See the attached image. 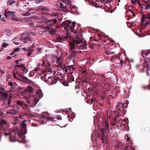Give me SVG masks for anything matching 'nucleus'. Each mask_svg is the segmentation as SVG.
I'll list each match as a JSON object with an SVG mask.
<instances>
[{
	"label": "nucleus",
	"instance_id": "40",
	"mask_svg": "<svg viewBox=\"0 0 150 150\" xmlns=\"http://www.w3.org/2000/svg\"><path fill=\"white\" fill-rule=\"evenodd\" d=\"M24 65L23 64H21V65H17L16 66V67H19L20 68H22L23 67H24Z\"/></svg>",
	"mask_w": 150,
	"mask_h": 150
},
{
	"label": "nucleus",
	"instance_id": "59",
	"mask_svg": "<svg viewBox=\"0 0 150 150\" xmlns=\"http://www.w3.org/2000/svg\"><path fill=\"white\" fill-rule=\"evenodd\" d=\"M95 7H99V6L97 4L95 5Z\"/></svg>",
	"mask_w": 150,
	"mask_h": 150
},
{
	"label": "nucleus",
	"instance_id": "30",
	"mask_svg": "<svg viewBox=\"0 0 150 150\" xmlns=\"http://www.w3.org/2000/svg\"><path fill=\"white\" fill-rule=\"evenodd\" d=\"M0 94H2L4 97H6L7 96V94L2 91H0Z\"/></svg>",
	"mask_w": 150,
	"mask_h": 150
},
{
	"label": "nucleus",
	"instance_id": "33",
	"mask_svg": "<svg viewBox=\"0 0 150 150\" xmlns=\"http://www.w3.org/2000/svg\"><path fill=\"white\" fill-rule=\"evenodd\" d=\"M93 101L94 100L93 99H89L88 100L87 103L89 104H91L92 103H93Z\"/></svg>",
	"mask_w": 150,
	"mask_h": 150
},
{
	"label": "nucleus",
	"instance_id": "56",
	"mask_svg": "<svg viewBox=\"0 0 150 150\" xmlns=\"http://www.w3.org/2000/svg\"><path fill=\"white\" fill-rule=\"evenodd\" d=\"M23 49L24 51H28V49H26L25 47H24V48H23Z\"/></svg>",
	"mask_w": 150,
	"mask_h": 150
},
{
	"label": "nucleus",
	"instance_id": "1",
	"mask_svg": "<svg viewBox=\"0 0 150 150\" xmlns=\"http://www.w3.org/2000/svg\"><path fill=\"white\" fill-rule=\"evenodd\" d=\"M82 42V40L81 39L79 38L78 36H76L72 42H69V51L71 57H74L77 54L78 52L75 50H84L86 47V43H83Z\"/></svg>",
	"mask_w": 150,
	"mask_h": 150
},
{
	"label": "nucleus",
	"instance_id": "25",
	"mask_svg": "<svg viewBox=\"0 0 150 150\" xmlns=\"http://www.w3.org/2000/svg\"><path fill=\"white\" fill-rule=\"evenodd\" d=\"M16 1H15L13 0H8L7 1V3L10 6H11L13 4L15 3Z\"/></svg>",
	"mask_w": 150,
	"mask_h": 150
},
{
	"label": "nucleus",
	"instance_id": "39",
	"mask_svg": "<svg viewBox=\"0 0 150 150\" xmlns=\"http://www.w3.org/2000/svg\"><path fill=\"white\" fill-rule=\"evenodd\" d=\"M44 0H35V3L37 4H38L40 2H43Z\"/></svg>",
	"mask_w": 150,
	"mask_h": 150
},
{
	"label": "nucleus",
	"instance_id": "29",
	"mask_svg": "<svg viewBox=\"0 0 150 150\" xmlns=\"http://www.w3.org/2000/svg\"><path fill=\"white\" fill-rule=\"evenodd\" d=\"M145 9H148L150 8V2H147L146 3V5L145 6Z\"/></svg>",
	"mask_w": 150,
	"mask_h": 150
},
{
	"label": "nucleus",
	"instance_id": "41",
	"mask_svg": "<svg viewBox=\"0 0 150 150\" xmlns=\"http://www.w3.org/2000/svg\"><path fill=\"white\" fill-rule=\"evenodd\" d=\"M39 69H40V68L39 67H36L33 70V72L35 71L37 72L39 70Z\"/></svg>",
	"mask_w": 150,
	"mask_h": 150
},
{
	"label": "nucleus",
	"instance_id": "44",
	"mask_svg": "<svg viewBox=\"0 0 150 150\" xmlns=\"http://www.w3.org/2000/svg\"><path fill=\"white\" fill-rule=\"evenodd\" d=\"M42 50V48H39L38 50V54H40L42 52L41 51V50Z\"/></svg>",
	"mask_w": 150,
	"mask_h": 150
},
{
	"label": "nucleus",
	"instance_id": "47",
	"mask_svg": "<svg viewBox=\"0 0 150 150\" xmlns=\"http://www.w3.org/2000/svg\"><path fill=\"white\" fill-rule=\"evenodd\" d=\"M35 74V73L34 72V71H31V72H30V76H33Z\"/></svg>",
	"mask_w": 150,
	"mask_h": 150
},
{
	"label": "nucleus",
	"instance_id": "38",
	"mask_svg": "<svg viewBox=\"0 0 150 150\" xmlns=\"http://www.w3.org/2000/svg\"><path fill=\"white\" fill-rule=\"evenodd\" d=\"M56 117L57 118V119L58 120H61L62 118L61 116L58 115H57L56 116Z\"/></svg>",
	"mask_w": 150,
	"mask_h": 150
},
{
	"label": "nucleus",
	"instance_id": "50",
	"mask_svg": "<svg viewBox=\"0 0 150 150\" xmlns=\"http://www.w3.org/2000/svg\"><path fill=\"white\" fill-rule=\"evenodd\" d=\"M12 57H11L9 56H8L6 57V59H8V60H9V59H10Z\"/></svg>",
	"mask_w": 150,
	"mask_h": 150
},
{
	"label": "nucleus",
	"instance_id": "22",
	"mask_svg": "<svg viewBox=\"0 0 150 150\" xmlns=\"http://www.w3.org/2000/svg\"><path fill=\"white\" fill-rule=\"evenodd\" d=\"M118 109L117 112L119 113L123 112V114H125V112L126 111V110L123 107H121V110H120L119 109V108H117V106L116 107Z\"/></svg>",
	"mask_w": 150,
	"mask_h": 150
},
{
	"label": "nucleus",
	"instance_id": "34",
	"mask_svg": "<svg viewBox=\"0 0 150 150\" xmlns=\"http://www.w3.org/2000/svg\"><path fill=\"white\" fill-rule=\"evenodd\" d=\"M61 82L65 86H67L68 84L65 81H64L63 80H60Z\"/></svg>",
	"mask_w": 150,
	"mask_h": 150
},
{
	"label": "nucleus",
	"instance_id": "3",
	"mask_svg": "<svg viewBox=\"0 0 150 150\" xmlns=\"http://www.w3.org/2000/svg\"><path fill=\"white\" fill-rule=\"evenodd\" d=\"M76 24L75 22H71L68 20L65 21L62 23V25L66 30L68 31L69 30H70L71 32L75 33H76L77 32V31L75 30L73 31V29Z\"/></svg>",
	"mask_w": 150,
	"mask_h": 150
},
{
	"label": "nucleus",
	"instance_id": "42",
	"mask_svg": "<svg viewBox=\"0 0 150 150\" xmlns=\"http://www.w3.org/2000/svg\"><path fill=\"white\" fill-rule=\"evenodd\" d=\"M137 3L138 5L140 6V7L141 8H142V5L141 4L139 0H137Z\"/></svg>",
	"mask_w": 150,
	"mask_h": 150
},
{
	"label": "nucleus",
	"instance_id": "28",
	"mask_svg": "<svg viewBox=\"0 0 150 150\" xmlns=\"http://www.w3.org/2000/svg\"><path fill=\"white\" fill-rule=\"evenodd\" d=\"M23 72L21 73L26 74L28 71V69H26L25 67L24 66V67L22 68Z\"/></svg>",
	"mask_w": 150,
	"mask_h": 150
},
{
	"label": "nucleus",
	"instance_id": "12",
	"mask_svg": "<svg viewBox=\"0 0 150 150\" xmlns=\"http://www.w3.org/2000/svg\"><path fill=\"white\" fill-rule=\"evenodd\" d=\"M145 68H146V67H145V66L144 65V63L143 66L142 65H139L137 66V68L140 72H143Z\"/></svg>",
	"mask_w": 150,
	"mask_h": 150
},
{
	"label": "nucleus",
	"instance_id": "14",
	"mask_svg": "<svg viewBox=\"0 0 150 150\" xmlns=\"http://www.w3.org/2000/svg\"><path fill=\"white\" fill-rule=\"evenodd\" d=\"M72 72L68 76L67 80L70 82L74 81V79L73 75L72 74Z\"/></svg>",
	"mask_w": 150,
	"mask_h": 150
},
{
	"label": "nucleus",
	"instance_id": "54",
	"mask_svg": "<svg viewBox=\"0 0 150 150\" xmlns=\"http://www.w3.org/2000/svg\"><path fill=\"white\" fill-rule=\"evenodd\" d=\"M15 53L13 51L11 53L10 55H13Z\"/></svg>",
	"mask_w": 150,
	"mask_h": 150
},
{
	"label": "nucleus",
	"instance_id": "62",
	"mask_svg": "<svg viewBox=\"0 0 150 150\" xmlns=\"http://www.w3.org/2000/svg\"><path fill=\"white\" fill-rule=\"evenodd\" d=\"M54 81H53V80H52V81H53V82H54V83H56V82H56V80H55V78H54Z\"/></svg>",
	"mask_w": 150,
	"mask_h": 150
},
{
	"label": "nucleus",
	"instance_id": "36",
	"mask_svg": "<svg viewBox=\"0 0 150 150\" xmlns=\"http://www.w3.org/2000/svg\"><path fill=\"white\" fill-rule=\"evenodd\" d=\"M8 45V44L6 43H4L2 44V46L3 48H6Z\"/></svg>",
	"mask_w": 150,
	"mask_h": 150
},
{
	"label": "nucleus",
	"instance_id": "31",
	"mask_svg": "<svg viewBox=\"0 0 150 150\" xmlns=\"http://www.w3.org/2000/svg\"><path fill=\"white\" fill-rule=\"evenodd\" d=\"M127 137H128V139H127V141L129 142V141L130 143H129V146H131L132 144V141L130 140V139L128 137V136H127Z\"/></svg>",
	"mask_w": 150,
	"mask_h": 150
},
{
	"label": "nucleus",
	"instance_id": "20",
	"mask_svg": "<svg viewBox=\"0 0 150 150\" xmlns=\"http://www.w3.org/2000/svg\"><path fill=\"white\" fill-rule=\"evenodd\" d=\"M37 95L39 98H42L43 96V94L41 90L40 89L38 90L37 93Z\"/></svg>",
	"mask_w": 150,
	"mask_h": 150
},
{
	"label": "nucleus",
	"instance_id": "17",
	"mask_svg": "<svg viewBox=\"0 0 150 150\" xmlns=\"http://www.w3.org/2000/svg\"><path fill=\"white\" fill-rule=\"evenodd\" d=\"M16 104L18 105L22 106L23 105L27 106L28 105L26 104L23 101L20 100H17Z\"/></svg>",
	"mask_w": 150,
	"mask_h": 150
},
{
	"label": "nucleus",
	"instance_id": "55",
	"mask_svg": "<svg viewBox=\"0 0 150 150\" xmlns=\"http://www.w3.org/2000/svg\"><path fill=\"white\" fill-rule=\"evenodd\" d=\"M26 101H27V102L29 104L30 103V101L28 99V98H27L26 99Z\"/></svg>",
	"mask_w": 150,
	"mask_h": 150
},
{
	"label": "nucleus",
	"instance_id": "52",
	"mask_svg": "<svg viewBox=\"0 0 150 150\" xmlns=\"http://www.w3.org/2000/svg\"><path fill=\"white\" fill-rule=\"evenodd\" d=\"M114 53L113 52H110L108 53H107V54L108 55H110L111 54H113Z\"/></svg>",
	"mask_w": 150,
	"mask_h": 150
},
{
	"label": "nucleus",
	"instance_id": "8",
	"mask_svg": "<svg viewBox=\"0 0 150 150\" xmlns=\"http://www.w3.org/2000/svg\"><path fill=\"white\" fill-rule=\"evenodd\" d=\"M7 124V122L5 120H2L0 122V129H4Z\"/></svg>",
	"mask_w": 150,
	"mask_h": 150
},
{
	"label": "nucleus",
	"instance_id": "19",
	"mask_svg": "<svg viewBox=\"0 0 150 150\" xmlns=\"http://www.w3.org/2000/svg\"><path fill=\"white\" fill-rule=\"evenodd\" d=\"M62 56L61 57L59 58L57 60V63L59 64V65H58V67H62Z\"/></svg>",
	"mask_w": 150,
	"mask_h": 150
},
{
	"label": "nucleus",
	"instance_id": "6",
	"mask_svg": "<svg viewBox=\"0 0 150 150\" xmlns=\"http://www.w3.org/2000/svg\"><path fill=\"white\" fill-rule=\"evenodd\" d=\"M20 39L23 41L24 43H27L28 41H30L31 40L30 36L28 35H24V36H22Z\"/></svg>",
	"mask_w": 150,
	"mask_h": 150
},
{
	"label": "nucleus",
	"instance_id": "49",
	"mask_svg": "<svg viewBox=\"0 0 150 150\" xmlns=\"http://www.w3.org/2000/svg\"><path fill=\"white\" fill-rule=\"evenodd\" d=\"M21 61V59H19V60H17L15 61V62L16 63V64H18L19 63V62Z\"/></svg>",
	"mask_w": 150,
	"mask_h": 150
},
{
	"label": "nucleus",
	"instance_id": "64",
	"mask_svg": "<svg viewBox=\"0 0 150 150\" xmlns=\"http://www.w3.org/2000/svg\"><path fill=\"white\" fill-rule=\"evenodd\" d=\"M3 50H4V49L3 48H1V50H0V52H1V51H3Z\"/></svg>",
	"mask_w": 150,
	"mask_h": 150
},
{
	"label": "nucleus",
	"instance_id": "5",
	"mask_svg": "<svg viewBox=\"0 0 150 150\" xmlns=\"http://www.w3.org/2000/svg\"><path fill=\"white\" fill-rule=\"evenodd\" d=\"M16 74L17 76L20 77L19 78V80L21 81H25V82H28L30 83L31 82V81L30 80H29L27 77H24L18 71H16Z\"/></svg>",
	"mask_w": 150,
	"mask_h": 150
},
{
	"label": "nucleus",
	"instance_id": "13",
	"mask_svg": "<svg viewBox=\"0 0 150 150\" xmlns=\"http://www.w3.org/2000/svg\"><path fill=\"white\" fill-rule=\"evenodd\" d=\"M148 18L149 21H150V13H148V14L146 15H143L142 16L141 21L142 23H143L145 21V18Z\"/></svg>",
	"mask_w": 150,
	"mask_h": 150
},
{
	"label": "nucleus",
	"instance_id": "46",
	"mask_svg": "<svg viewBox=\"0 0 150 150\" xmlns=\"http://www.w3.org/2000/svg\"><path fill=\"white\" fill-rule=\"evenodd\" d=\"M30 13L29 12H28L26 13H24V16H29L30 15Z\"/></svg>",
	"mask_w": 150,
	"mask_h": 150
},
{
	"label": "nucleus",
	"instance_id": "35",
	"mask_svg": "<svg viewBox=\"0 0 150 150\" xmlns=\"http://www.w3.org/2000/svg\"><path fill=\"white\" fill-rule=\"evenodd\" d=\"M62 38L60 37H58L56 40V42H60L62 41Z\"/></svg>",
	"mask_w": 150,
	"mask_h": 150
},
{
	"label": "nucleus",
	"instance_id": "45",
	"mask_svg": "<svg viewBox=\"0 0 150 150\" xmlns=\"http://www.w3.org/2000/svg\"><path fill=\"white\" fill-rule=\"evenodd\" d=\"M120 64L121 65V66H124V65H123V62L124 63V64L125 65V62H123V61L122 60L120 61Z\"/></svg>",
	"mask_w": 150,
	"mask_h": 150
},
{
	"label": "nucleus",
	"instance_id": "51",
	"mask_svg": "<svg viewBox=\"0 0 150 150\" xmlns=\"http://www.w3.org/2000/svg\"><path fill=\"white\" fill-rule=\"evenodd\" d=\"M80 88L79 86V85H76L75 86V88L76 89L77 88L79 89Z\"/></svg>",
	"mask_w": 150,
	"mask_h": 150
},
{
	"label": "nucleus",
	"instance_id": "21",
	"mask_svg": "<svg viewBox=\"0 0 150 150\" xmlns=\"http://www.w3.org/2000/svg\"><path fill=\"white\" fill-rule=\"evenodd\" d=\"M17 111L14 110H8L7 112V113L11 115L16 114L17 113Z\"/></svg>",
	"mask_w": 150,
	"mask_h": 150
},
{
	"label": "nucleus",
	"instance_id": "2",
	"mask_svg": "<svg viewBox=\"0 0 150 150\" xmlns=\"http://www.w3.org/2000/svg\"><path fill=\"white\" fill-rule=\"evenodd\" d=\"M21 132H19L17 130L12 129L10 130L8 133L4 132V135L5 137H8L9 141L11 142H14L18 141L16 139L17 136L21 138L22 135H23L27 133L26 125L25 122L21 123Z\"/></svg>",
	"mask_w": 150,
	"mask_h": 150
},
{
	"label": "nucleus",
	"instance_id": "58",
	"mask_svg": "<svg viewBox=\"0 0 150 150\" xmlns=\"http://www.w3.org/2000/svg\"><path fill=\"white\" fill-rule=\"evenodd\" d=\"M11 103V101H10V100H8V105H10V104Z\"/></svg>",
	"mask_w": 150,
	"mask_h": 150
},
{
	"label": "nucleus",
	"instance_id": "4",
	"mask_svg": "<svg viewBox=\"0 0 150 150\" xmlns=\"http://www.w3.org/2000/svg\"><path fill=\"white\" fill-rule=\"evenodd\" d=\"M149 54H150V50H143L142 53V55L144 57ZM147 59L148 60H146L144 62V65L146 67V73L147 75L149 76V71L150 70V57L148 58Z\"/></svg>",
	"mask_w": 150,
	"mask_h": 150
},
{
	"label": "nucleus",
	"instance_id": "10",
	"mask_svg": "<svg viewBox=\"0 0 150 150\" xmlns=\"http://www.w3.org/2000/svg\"><path fill=\"white\" fill-rule=\"evenodd\" d=\"M8 86L11 87L12 89H14L17 86V84L16 83L12 81L8 82Z\"/></svg>",
	"mask_w": 150,
	"mask_h": 150
},
{
	"label": "nucleus",
	"instance_id": "60",
	"mask_svg": "<svg viewBox=\"0 0 150 150\" xmlns=\"http://www.w3.org/2000/svg\"><path fill=\"white\" fill-rule=\"evenodd\" d=\"M129 148L128 147H126L125 148V150H129Z\"/></svg>",
	"mask_w": 150,
	"mask_h": 150
},
{
	"label": "nucleus",
	"instance_id": "18",
	"mask_svg": "<svg viewBox=\"0 0 150 150\" xmlns=\"http://www.w3.org/2000/svg\"><path fill=\"white\" fill-rule=\"evenodd\" d=\"M60 7L62 9V10L64 11H67V6L66 5H64L63 4L62 2L60 3Z\"/></svg>",
	"mask_w": 150,
	"mask_h": 150
},
{
	"label": "nucleus",
	"instance_id": "7",
	"mask_svg": "<svg viewBox=\"0 0 150 150\" xmlns=\"http://www.w3.org/2000/svg\"><path fill=\"white\" fill-rule=\"evenodd\" d=\"M33 91V88L32 87L29 86H28L26 88H25L23 90L22 93L25 94L27 93L32 92Z\"/></svg>",
	"mask_w": 150,
	"mask_h": 150
},
{
	"label": "nucleus",
	"instance_id": "15",
	"mask_svg": "<svg viewBox=\"0 0 150 150\" xmlns=\"http://www.w3.org/2000/svg\"><path fill=\"white\" fill-rule=\"evenodd\" d=\"M38 10L40 11H42L43 12L46 11L49 12V9L47 8V7L45 6H41L38 9Z\"/></svg>",
	"mask_w": 150,
	"mask_h": 150
},
{
	"label": "nucleus",
	"instance_id": "37",
	"mask_svg": "<svg viewBox=\"0 0 150 150\" xmlns=\"http://www.w3.org/2000/svg\"><path fill=\"white\" fill-rule=\"evenodd\" d=\"M16 73H15V72H14L13 73V76L14 78L16 79H19V78H18L17 77V76H16Z\"/></svg>",
	"mask_w": 150,
	"mask_h": 150
},
{
	"label": "nucleus",
	"instance_id": "9",
	"mask_svg": "<svg viewBox=\"0 0 150 150\" xmlns=\"http://www.w3.org/2000/svg\"><path fill=\"white\" fill-rule=\"evenodd\" d=\"M99 137H100L103 142H104L103 141L104 139L105 138V135L104 134V128L100 129V133L99 135Z\"/></svg>",
	"mask_w": 150,
	"mask_h": 150
},
{
	"label": "nucleus",
	"instance_id": "48",
	"mask_svg": "<svg viewBox=\"0 0 150 150\" xmlns=\"http://www.w3.org/2000/svg\"><path fill=\"white\" fill-rule=\"evenodd\" d=\"M19 49L20 48H18L15 49L13 51L15 53L16 52L18 51Z\"/></svg>",
	"mask_w": 150,
	"mask_h": 150
},
{
	"label": "nucleus",
	"instance_id": "26",
	"mask_svg": "<svg viewBox=\"0 0 150 150\" xmlns=\"http://www.w3.org/2000/svg\"><path fill=\"white\" fill-rule=\"evenodd\" d=\"M63 2L65 4V5H67L69 8L71 7V3L69 1H63Z\"/></svg>",
	"mask_w": 150,
	"mask_h": 150
},
{
	"label": "nucleus",
	"instance_id": "24",
	"mask_svg": "<svg viewBox=\"0 0 150 150\" xmlns=\"http://www.w3.org/2000/svg\"><path fill=\"white\" fill-rule=\"evenodd\" d=\"M42 118L44 119H47L49 120H50L53 122L55 121L54 119L53 118L51 117H47L46 116L43 115L42 116Z\"/></svg>",
	"mask_w": 150,
	"mask_h": 150
},
{
	"label": "nucleus",
	"instance_id": "27",
	"mask_svg": "<svg viewBox=\"0 0 150 150\" xmlns=\"http://www.w3.org/2000/svg\"><path fill=\"white\" fill-rule=\"evenodd\" d=\"M141 130L142 132H144L145 131L146 132H148L150 131V129L149 127H146L145 129L144 128H142Z\"/></svg>",
	"mask_w": 150,
	"mask_h": 150
},
{
	"label": "nucleus",
	"instance_id": "53",
	"mask_svg": "<svg viewBox=\"0 0 150 150\" xmlns=\"http://www.w3.org/2000/svg\"><path fill=\"white\" fill-rule=\"evenodd\" d=\"M130 12L132 13V15H133V16H134V17H135V14H134V13L131 10H130Z\"/></svg>",
	"mask_w": 150,
	"mask_h": 150
},
{
	"label": "nucleus",
	"instance_id": "32",
	"mask_svg": "<svg viewBox=\"0 0 150 150\" xmlns=\"http://www.w3.org/2000/svg\"><path fill=\"white\" fill-rule=\"evenodd\" d=\"M144 22L143 23L142 22V23L143 24H144V26L145 27L148 25L150 24L149 22H145V23H144Z\"/></svg>",
	"mask_w": 150,
	"mask_h": 150
},
{
	"label": "nucleus",
	"instance_id": "61",
	"mask_svg": "<svg viewBox=\"0 0 150 150\" xmlns=\"http://www.w3.org/2000/svg\"><path fill=\"white\" fill-rule=\"evenodd\" d=\"M100 1L102 3H103L105 2V0H100Z\"/></svg>",
	"mask_w": 150,
	"mask_h": 150
},
{
	"label": "nucleus",
	"instance_id": "23",
	"mask_svg": "<svg viewBox=\"0 0 150 150\" xmlns=\"http://www.w3.org/2000/svg\"><path fill=\"white\" fill-rule=\"evenodd\" d=\"M33 49L31 47H30L28 49V52L27 54L26 55L27 56H29L31 55L32 53Z\"/></svg>",
	"mask_w": 150,
	"mask_h": 150
},
{
	"label": "nucleus",
	"instance_id": "11",
	"mask_svg": "<svg viewBox=\"0 0 150 150\" xmlns=\"http://www.w3.org/2000/svg\"><path fill=\"white\" fill-rule=\"evenodd\" d=\"M128 107L127 104L125 103H118V104L117 105V108H119V109L120 110H121V107H123L125 109L127 108Z\"/></svg>",
	"mask_w": 150,
	"mask_h": 150
},
{
	"label": "nucleus",
	"instance_id": "57",
	"mask_svg": "<svg viewBox=\"0 0 150 150\" xmlns=\"http://www.w3.org/2000/svg\"><path fill=\"white\" fill-rule=\"evenodd\" d=\"M53 25V23H51L49 25V26L50 27H51V26H52Z\"/></svg>",
	"mask_w": 150,
	"mask_h": 150
},
{
	"label": "nucleus",
	"instance_id": "16",
	"mask_svg": "<svg viewBox=\"0 0 150 150\" xmlns=\"http://www.w3.org/2000/svg\"><path fill=\"white\" fill-rule=\"evenodd\" d=\"M16 12L15 11H8L6 12V11L5 12V14L6 17H10L11 15L15 14Z\"/></svg>",
	"mask_w": 150,
	"mask_h": 150
},
{
	"label": "nucleus",
	"instance_id": "63",
	"mask_svg": "<svg viewBox=\"0 0 150 150\" xmlns=\"http://www.w3.org/2000/svg\"><path fill=\"white\" fill-rule=\"evenodd\" d=\"M53 21V20H48L47 22H51L52 21Z\"/></svg>",
	"mask_w": 150,
	"mask_h": 150
},
{
	"label": "nucleus",
	"instance_id": "43",
	"mask_svg": "<svg viewBox=\"0 0 150 150\" xmlns=\"http://www.w3.org/2000/svg\"><path fill=\"white\" fill-rule=\"evenodd\" d=\"M97 86L100 87H102L103 86V85L101 83H98L97 84Z\"/></svg>",
	"mask_w": 150,
	"mask_h": 150
}]
</instances>
